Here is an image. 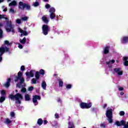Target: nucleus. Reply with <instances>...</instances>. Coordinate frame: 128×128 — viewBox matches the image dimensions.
I'll return each mask as SVG.
<instances>
[{
    "label": "nucleus",
    "mask_w": 128,
    "mask_h": 128,
    "mask_svg": "<svg viewBox=\"0 0 128 128\" xmlns=\"http://www.w3.org/2000/svg\"><path fill=\"white\" fill-rule=\"evenodd\" d=\"M12 45V43L10 42L8 40H5L4 42V44L0 48V62L2 60V56L6 52H8V48L10 46Z\"/></svg>",
    "instance_id": "1"
},
{
    "label": "nucleus",
    "mask_w": 128,
    "mask_h": 128,
    "mask_svg": "<svg viewBox=\"0 0 128 128\" xmlns=\"http://www.w3.org/2000/svg\"><path fill=\"white\" fill-rule=\"evenodd\" d=\"M22 73L20 72H18V76L16 77V79L14 80L16 82L20 80V82L18 83L16 85L17 88H22V86H24V78L22 77Z\"/></svg>",
    "instance_id": "2"
},
{
    "label": "nucleus",
    "mask_w": 128,
    "mask_h": 128,
    "mask_svg": "<svg viewBox=\"0 0 128 128\" xmlns=\"http://www.w3.org/2000/svg\"><path fill=\"white\" fill-rule=\"evenodd\" d=\"M9 98L11 100H14L15 98L16 104H20V100H22V95L18 93L14 96L10 94L9 96Z\"/></svg>",
    "instance_id": "3"
},
{
    "label": "nucleus",
    "mask_w": 128,
    "mask_h": 128,
    "mask_svg": "<svg viewBox=\"0 0 128 128\" xmlns=\"http://www.w3.org/2000/svg\"><path fill=\"white\" fill-rule=\"evenodd\" d=\"M14 26L12 24V21H8L7 24L6 26V30L8 32H12L13 34H14Z\"/></svg>",
    "instance_id": "4"
},
{
    "label": "nucleus",
    "mask_w": 128,
    "mask_h": 128,
    "mask_svg": "<svg viewBox=\"0 0 128 128\" xmlns=\"http://www.w3.org/2000/svg\"><path fill=\"white\" fill-rule=\"evenodd\" d=\"M106 116L109 124L112 122V109H108L106 112Z\"/></svg>",
    "instance_id": "5"
},
{
    "label": "nucleus",
    "mask_w": 128,
    "mask_h": 128,
    "mask_svg": "<svg viewBox=\"0 0 128 128\" xmlns=\"http://www.w3.org/2000/svg\"><path fill=\"white\" fill-rule=\"evenodd\" d=\"M50 28L48 25L44 24L42 27L43 34L44 36H46L48 34Z\"/></svg>",
    "instance_id": "6"
},
{
    "label": "nucleus",
    "mask_w": 128,
    "mask_h": 128,
    "mask_svg": "<svg viewBox=\"0 0 128 128\" xmlns=\"http://www.w3.org/2000/svg\"><path fill=\"white\" fill-rule=\"evenodd\" d=\"M126 124V122L124 120H122L120 122L118 121H116L115 122V124L117 126H124V128H128V122H127V124Z\"/></svg>",
    "instance_id": "7"
},
{
    "label": "nucleus",
    "mask_w": 128,
    "mask_h": 128,
    "mask_svg": "<svg viewBox=\"0 0 128 128\" xmlns=\"http://www.w3.org/2000/svg\"><path fill=\"white\" fill-rule=\"evenodd\" d=\"M81 108H92V103L86 104L84 102H81L80 104Z\"/></svg>",
    "instance_id": "8"
},
{
    "label": "nucleus",
    "mask_w": 128,
    "mask_h": 128,
    "mask_svg": "<svg viewBox=\"0 0 128 128\" xmlns=\"http://www.w3.org/2000/svg\"><path fill=\"white\" fill-rule=\"evenodd\" d=\"M38 100H40V96L35 95L33 96L32 102H34V106H38Z\"/></svg>",
    "instance_id": "9"
},
{
    "label": "nucleus",
    "mask_w": 128,
    "mask_h": 128,
    "mask_svg": "<svg viewBox=\"0 0 128 128\" xmlns=\"http://www.w3.org/2000/svg\"><path fill=\"white\" fill-rule=\"evenodd\" d=\"M114 72L115 74H117L118 76H122L123 72L120 68H114Z\"/></svg>",
    "instance_id": "10"
},
{
    "label": "nucleus",
    "mask_w": 128,
    "mask_h": 128,
    "mask_svg": "<svg viewBox=\"0 0 128 128\" xmlns=\"http://www.w3.org/2000/svg\"><path fill=\"white\" fill-rule=\"evenodd\" d=\"M18 32L21 34L20 36H28V32L26 31H24L20 28H18Z\"/></svg>",
    "instance_id": "11"
},
{
    "label": "nucleus",
    "mask_w": 128,
    "mask_h": 128,
    "mask_svg": "<svg viewBox=\"0 0 128 128\" xmlns=\"http://www.w3.org/2000/svg\"><path fill=\"white\" fill-rule=\"evenodd\" d=\"M120 42L122 44H128V36H124L122 37L120 40Z\"/></svg>",
    "instance_id": "12"
},
{
    "label": "nucleus",
    "mask_w": 128,
    "mask_h": 128,
    "mask_svg": "<svg viewBox=\"0 0 128 128\" xmlns=\"http://www.w3.org/2000/svg\"><path fill=\"white\" fill-rule=\"evenodd\" d=\"M114 62H116L114 60H110L108 62H106V64L108 66V68H112V64H114Z\"/></svg>",
    "instance_id": "13"
},
{
    "label": "nucleus",
    "mask_w": 128,
    "mask_h": 128,
    "mask_svg": "<svg viewBox=\"0 0 128 128\" xmlns=\"http://www.w3.org/2000/svg\"><path fill=\"white\" fill-rule=\"evenodd\" d=\"M26 4L22 2H19V8L20 10H24V8H26Z\"/></svg>",
    "instance_id": "14"
},
{
    "label": "nucleus",
    "mask_w": 128,
    "mask_h": 128,
    "mask_svg": "<svg viewBox=\"0 0 128 128\" xmlns=\"http://www.w3.org/2000/svg\"><path fill=\"white\" fill-rule=\"evenodd\" d=\"M42 22H44V24H48V22H50V20L48 18V17H46V16H44L42 17Z\"/></svg>",
    "instance_id": "15"
},
{
    "label": "nucleus",
    "mask_w": 128,
    "mask_h": 128,
    "mask_svg": "<svg viewBox=\"0 0 128 128\" xmlns=\"http://www.w3.org/2000/svg\"><path fill=\"white\" fill-rule=\"evenodd\" d=\"M26 74L27 78H34V71H30L29 73L26 72Z\"/></svg>",
    "instance_id": "16"
},
{
    "label": "nucleus",
    "mask_w": 128,
    "mask_h": 128,
    "mask_svg": "<svg viewBox=\"0 0 128 128\" xmlns=\"http://www.w3.org/2000/svg\"><path fill=\"white\" fill-rule=\"evenodd\" d=\"M10 78H8L7 82L4 84V86L5 88H8V86H10Z\"/></svg>",
    "instance_id": "17"
},
{
    "label": "nucleus",
    "mask_w": 128,
    "mask_h": 128,
    "mask_svg": "<svg viewBox=\"0 0 128 128\" xmlns=\"http://www.w3.org/2000/svg\"><path fill=\"white\" fill-rule=\"evenodd\" d=\"M42 88H43V90H46V81H43L42 82Z\"/></svg>",
    "instance_id": "18"
},
{
    "label": "nucleus",
    "mask_w": 128,
    "mask_h": 128,
    "mask_svg": "<svg viewBox=\"0 0 128 128\" xmlns=\"http://www.w3.org/2000/svg\"><path fill=\"white\" fill-rule=\"evenodd\" d=\"M128 57H124V66H128Z\"/></svg>",
    "instance_id": "19"
},
{
    "label": "nucleus",
    "mask_w": 128,
    "mask_h": 128,
    "mask_svg": "<svg viewBox=\"0 0 128 128\" xmlns=\"http://www.w3.org/2000/svg\"><path fill=\"white\" fill-rule=\"evenodd\" d=\"M108 50H110V47L106 46L104 50V52L105 54H108Z\"/></svg>",
    "instance_id": "20"
},
{
    "label": "nucleus",
    "mask_w": 128,
    "mask_h": 128,
    "mask_svg": "<svg viewBox=\"0 0 128 128\" xmlns=\"http://www.w3.org/2000/svg\"><path fill=\"white\" fill-rule=\"evenodd\" d=\"M9 6H16V0H14L12 1V2H11L9 4Z\"/></svg>",
    "instance_id": "21"
},
{
    "label": "nucleus",
    "mask_w": 128,
    "mask_h": 128,
    "mask_svg": "<svg viewBox=\"0 0 128 128\" xmlns=\"http://www.w3.org/2000/svg\"><path fill=\"white\" fill-rule=\"evenodd\" d=\"M2 18H4L6 20H8V18L6 17V14H0V20Z\"/></svg>",
    "instance_id": "22"
},
{
    "label": "nucleus",
    "mask_w": 128,
    "mask_h": 128,
    "mask_svg": "<svg viewBox=\"0 0 128 128\" xmlns=\"http://www.w3.org/2000/svg\"><path fill=\"white\" fill-rule=\"evenodd\" d=\"M26 37H24L22 40H20V42L21 44H26Z\"/></svg>",
    "instance_id": "23"
},
{
    "label": "nucleus",
    "mask_w": 128,
    "mask_h": 128,
    "mask_svg": "<svg viewBox=\"0 0 128 128\" xmlns=\"http://www.w3.org/2000/svg\"><path fill=\"white\" fill-rule=\"evenodd\" d=\"M21 20L23 22H26V20H28V16H24L21 18Z\"/></svg>",
    "instance_id": "24"
},
{
    "label": "nucleus",
    "mask_w": 128,
    "mask_h": 128,
    "mask_svg": "<svg viewBox=\"0 0 128 128\" xmlns=\"http://www.w3.org/2000/svg\"><path fill=\"white\" fill-rule=\"evenodd\" d=\"M50 18L51 20H54V18H56V14L54 13H50Z\"/></svg>",
    "instance_id": "25"
},
{
    "label": "nucleus",
    "mask_w": 128,
    "mask_h": 128,
    "mask_svg": "<svg viewBox=\"0 0 128 128\" xmlns=\"http://www.w3.org/2000/svg\"><path fill=\"white\" fill-rule=\"evenodd\" d=\"M74 123L72 122H68V128H74Z\"/></svg>",
    "instance_id": "26"
},
{
    "label": "nucleus",
    "mask_w": 128,
    "mask_h": 128,
    "mask_svg": "<svg viewBox=\"0 0 128 128\" xmlns=\"http://www.w3.org/2000/svg\"><path fill=\"white\" fill-rule=\"evenodd\" d=\"M25 86H26V84H24V86L19 88H22V89L21 90L22 92H26V89L24 88Z\"/></svg>",
    "instance_id": "27"
},
{
    "label": "nucleus",
    "mask_w": 128,
    "mask_h": 128,
    "mask_svg": "<svg viewBox=\"0 0 128 128\" xmlns=\"http://www.w3.org/2000/svg\"><path fill=\"white\" fill-rule=\"evenodd\" d=\"M6 100V96H1L0 98V102H4Z\"/></svg>",
    "instance_id": "28"
},
{
    "label": "nucleus",
    "mask_w": 128,
    "mask_h": 128,
    "mask_svg": "<svg viewBox=\"0 0 128 128\" xmlns=\"http://www.w3.org/2000/svg\"><path fill=\"white\" fill-rule=\"evenodd\" d=\"M55 12H56V9L54 8H50L49 12L52 14V13H54Z\"/></svg>",
    "instance_id": "29"
},
{
    "label": "nucleus",
    "mask_w": 128,
    "mask_h": 128,
    "mask_svg": "<svg viewBox=\"0 0 128 128\" xmlns=\"http://www.w3.org/2000/svg\"><path fill=\"white\" fill-rule=\"evenodd\" d=\"M40 76V72H36L35 74V78H36V80H39Z\"/></svg>",
    "instance_id": "30"
},
{
    "label": "nucleus",
    "mask_w": 128,
    "mask_h": 128,
    "mask_svg": "<svg viewBox=\"0 0 128 128\" xmlns=\"http://www.w3.org/2000/svg\"><path fill=\"white\" fill-rule=\"evenodd\" d=\"M58 82H59V86H64V82H62V80L60 79L58 80Z\"/></svg>",
    "instance_id": "31"
},
{
    "label": "nucleus",
    "mask_w": 128,
    "mask_h": 128,
    "mask_svg": "<svg viewBox=\"0 0 128 128\" xmlns=\"http://www.w3.org/2000/svg\"><path fill=\"white\" fill-rule=\"evenodd\" d=\"M25 100H30V95H28V94H26L25 95Z\"/></svg>",
    "instance_id": "32"
},
{
    "label": "nucleus",
    "mask_w": 128,
    "mask_h": 128,
    "mask_svg": "<svg viewBox=\"0 0 128 128\" xmlns=\"http://www.w3.org/2000/svg\"><path fill=\"white\" fill-rule=\"evenodd\" d=\"M9 12H10V14H14V12H16V11H14V8H11L9 10Z\"/></svg>",
    "instance_id": "33"
},
{
    "label": "nucleus",
    "mask_w": 128,
    "mask_h": 128,
    "mask_svg": "<svg viewBox=\"0 0 128 128\" xmlns=\"http://www.w3.org/2000/svg\"><path fill=\"white\" fill-rule=\"evenodd\" d=\"M37 122L39 126H42V120L41 118L38 119Z\"/></svg>",
    "instance_id": "34"
},
{
    "label": "nucleus",
    "mask_w": 128,
    "mask_h": 128,
    "mask_svg": "<svg viewBox=\"0 0 128 128\" xmlns=\"http://www.w3.org/2000/svg\"><path fill=\"white\" fill-rule=\"evenodd\" d=\"M5 122L6 124H8L12 122V120L9 118H6Z\"/></svg>",
    "instance_id": "35"
},
{
    "label": "nucleus",
    "mask_w": 128,
    "mask_h": 128,
    "mask_svg": "<svg viewBox=\"0 0 128 128\" xmlns=\"http://www.w3.org/2000/svg\"><path fill=\"white\" fill-rule=\"evenodd\" d=\"M34 6H40V3L38 2H34L33 3Z\"/></svg>",
    "instance_id": "36"
},
{
    "label": "nucleus",
    "mask_w": 128,
    "mask_h": 128,
    "mask_svg": "<svg viewBox=\"0 0 128 128\" xmlns=\"http://www.w3.org/2000/svg\"><path fill=\"white\" fill-rule=\"evenodd\" d=\"M1 96H6V92L4 90H2L1 91Z\"/></svg>",
    "instance_id": "37"
},
{
    "label": "nucleus",
    "mask_w": 128,
    "mask_h": 128,
    "mask_svg": "<svg viewBox=\"0 0 128 128\" xmlns=\"http://www.w3.org/2000/svg\"><path fill=\"white\" fill-rule=\"evenodd\" d=\"M26 10H30V6L28 4H26Z\"/></svg>",
    "instance_id": "38"
},
{
    "label": "nucleus",
    "mask_w": 128,
    "mask_h": 128,
    "mask_svg": "<svg viewBox=\"0 0 128 128\" xmlns=\"http://www.w3.org/2000/svg\"><path fill=\"white\" fill-rule=\"evenodd\" d=\"M16 22L20 24H22V20L20 19H17L16 20Z\"/></svg>",
    "instance_id": "39"
},
{
    "label": "nucleus",
    "mask_w": 128,
    "mask_h": 128,
    "mask_svg": "<svg viewBox=\"0 0 128 128\" xmlns=\"http://www.w3.org/2000/svg\"><path fill=\"white\" fill-rule=\"evenodd\" d=\"M126 114V113H125L124 112V111H121V112H119L120 116H124V114Z\"/></svg>",
    "instance_id": "40"
},
{
    "label": "nucleus",
    "mask_w": 128,
    "mask_h": 128,
    "mask_svg": "<svg viewBox=\"0 0 128 128\" xmlns=\"http://www.w3.org/2000/svg\"><path fill=\"white\" fill-rule=\"evenodd\" d=\"M40 74L44 75V70L42 69L40 70Z\"/></svg>",
    "instance_id": "41"
},
{
    "label": "nucleus",
    "mask_w": 128,
    "mask_h": 128,
    "mask_svg": "<svg viewBox=\"0 0 128 128\" xmlns=\"http://www.w3.org/2000/svg\"><path fill=\"white\" fill-rule=\"evenodd\" d=\"M32 83L34 84H36V78H32Z\"/></svg>",
    "instance_id": "42"
},
{
    "label": "nucleus",
    "mask_w": 128,
    "mask_h": 128,
    "mask_svg": "<svg viewBox=\"0 0 128 128\" xmlns=\"http://www.w3.org/2000/svg\"><path fill=\"white\" fill-rule=\"evenodd\" d=\"M10 116L12 118H14V116H15L14 112H11L10 113Z\"/></svg>",
    "instance_id": "43"
},
{
    "label": "nucleus",
    "mask_w": 128,
    "mask_h": 128,
    "mask_svg": "<svg viewBox=\"0 0 128 128\" xmlns=\"http://www.w3.org/2000/svg\"><path fill=\"white\" fill-rule=\"evenodd\" d=\"M2 38V30L0 28V38Z\"/></svg>",
    "instance_id": "44"
},
{
    "label": "nucleus",
    "mask_w": 128,
    "mask_h": 128,
    "mask_svg": "<svg viewBox=\"0 0 128 128\" xmlns=\"http://www.w3.org/2000/svg\"><path fill=\"white\" fill-rule=\"evenodd\" d=\"M46 8H50V6L49 4H46L45 6Z\"/></svg>",
    "instance_id": "45"
},
{
    "label": "nucleus",
    "mask_w": 128,
    "mask_h": 128,
    "mask_svg": "<svg viewBox=\"0 0 128 128\" xmlns=\"http://www.w3.org/2000/svg\"><path fill=\"white\" fill-rule=\"evenodd\" d=\"M66 88H72V85L71 84H68L66 86Z\"/></svg>",
    "instance_id": "46"
},
{
    "label": "nucleus",
    "mask_w": 128,
    "mask_h": 128,
    "mask_svg": "<svg viewBox=\"0 0 128 128\" xmlns=\"http://www.w3.org/2000/svg\"><path fill=\"white\" fill-rule=\"evenodd\" d=\"M18 47L19 48H23L22 45L20 44H18Z\"/></svg>",
    "instance_id": "47"
},
{
    "label": "nucleus",
    "mask_w": 128,
    "mask_h": 128,
    "mask_svg": "<svg viewBox=\"0 0 128 128\" xmlns=\"http://www.w3.org/2000/svg\"><path fill=\"white\" fill-rule=\"evenodd\" d=\"M20 70H21L22 72H24V70H25V68H24V66H21V68H20Z\"/></svg>",
    "instance_id": "48"
},
{
    "label": "nucleus",
    "mask_w": 128,
    "mask_h": 128,
    "mask_svg": "<svg viewBox=\"0 0 128 128\" xmlns=\"http://www.w3.org/2000/svg\"><path fill=\"white\" fill-rule=\"evenodd\" d=\"M34 90V87L33 86H30L28 88V90L30 92H31V90Z\"/></svg>",
    "instance_id": "49"
},
{
    "label": "nucleus",
    "mask_w": 128,
    "mask_h": 128,
    "mask_svg": "<svg viewBox=\"0 0 128 128\" xmlns=\"http://www.w3.org/2000/svg\"><path fill=\"white\" fill-rule=\"evenodd\" d=\"M54 116H55L56 118H59L58 114V113H56L54 115Z\"/></svg>",
    "instance_id": "50"
},
{
    "label": "nucleus",
    "mask_w": 128,
    "mask_h": 128,
    "mask_svg": "<svg viewBox=\"0 0 128 128\" xmlns=\"http://www.w3.org/2000/svg\"><path fill=\"white\" fill-rule=\"evenodd\" d=\"M100 126H102V128H106V124H101Z\"/></svg>",
    "instance_id": "51"
},
{
    "label": "nucleus",
    "mask_w": 128,
    "mask_h": 128,
    "mask_svg": "<svg viewBox=\"0 0 128 128\" xmlns=\"http://www.w3.org/2000/svg\"><path fill=\"white\" fill-rule=\"evenodd\" d=\"M119 90H124V88L122 87H120L118 88Z\"/></svg>",
    "instance_id": "52"
},
{
    "label": "nucleus",
    "mask_w": 128,
    "mask_h": 128,
    "mask_svg": "<svg viewBox=\"0 0 128 128\" xmlns=\"http://www.w3.org/2000/svg\"><path fill=\"white\" fill-rule=\"evenodd\" d=\"M44 124H48V120H44Z\"/></svg>",
    "instance_id": "53"
},
{
    "label": "nucleus",
    "mask_w": 128,
    "mask_h": 128,
    "mask_svg": "<svg viewBox=\"0 0 128 128\" xmlns=\"http://www.w3.org/2000/svg\"><path fill=\"white\" fill-rule=\"evenodd\" d=\"M57 102H62V100H60V98H58L57 100Z\"/></svg>",
    "instance_id": "54"
},
{
    "label": "nucleus",
    "mask_w": 128,
    "mask_h": 128,
    "mask_svg": "<svg viewBox=\"0 0 128 128\" xmlns=\"http://www.w3.org/2000/svg\"><path fill=\"white\" fill-rule=\"evenodd\" d=\"M8 10V8H4V10H3V12H6Z\"/></svg>",
    "instance_id": "55"
},
{
    "label": "nucleus",
    "mask_w": 128,
    "mask_h": 128,
    "mask_svg": "<svg viewBox=\"0 0 128 128\" xmlns=\"http://www.w3.org/2000/svg\"><path fill=\"white\" fill-rule=\"evenodd\" d=\"M124 92H121L120 93V96H124Z\"/></svg>",
    "instance_id": "56"
},
{
    "label": "nucleus",
    "mask_w": 128,
    "mask_h": 128,
    "mask_svg": "<svg viewBox=\"0 0 128 128\" xmlns=\"http://www.w3.org/2000/svg\"><path fill=\"white\" fill-rule=\"evenodd\" d=\"M104 108H106V104H104L103 106Z\"/></svg>",
    "instance_id": "57"
},
{
    "label": "nucleus",
    "mask_w": 128,
    "mask_h": 128,
    "mask_svg": "<svg viewBox=\"0 0 128 128\" xmlns=\"http://www.w3.org/2000/svg\"><path fill=\"white\" fill-rule=\"evenodd\" d=\"M4 0H0V2H3L4 1Z\"/></svg>",
    "instance_id": "58"
},
{
    "label": "nucleus",
    "mask_w": 128,
    "mask_h": 128,
    "mask_svg": "<svg viewBox=\"0 0 128 128\" xmlns=\"http://www.w3.org/2000/svg\"><path fill=\"white\" fill-rule=\"evenodd\" d=\"M48 0H44V2H48Z\"/></svg>",
    "instance_id": "59"
},
{
    "label": "nucleus",
    "mask_w": 128,
    "mask_h": 128,
    "mask_svg": "<svg viewBox=\"0 0 128 128\" xmlns=\"http://www.w3.org/2000/svg\"><path fill=\"white\" fill-rule=\"evenodd\" d=\"M0 26H2V24H0Z\"/></svg>",
    "instance_id": "60"
},
{
    "label": "nucleus",
    "mask_w": 128,
    "mask_h": 128,
    "mask_svg": "<svg viewBox=\"0 0 128 128\" xmlns=\"http://www.w3.org/2000/svg\"><path fill=\"white\" fill-rule=\"evenodd\" d=\"M2 8H4V6H2Z\"/></svg>",
    "instance_id": "61"
},
{
    "label": "nucleus",
    "mask_w": 128,
    "mask_h": 128,
    "mask_svg": "<svg viewBox=\"0 0 128 128\" xmlns=\"http://www.w3.org/2000/svg\"><path fill=\"white\" fill-rule=\"evenodd\" d=\"M16 92H18V90H16Z\"/></svg>",
    "instance_id": "62"
},
{
    "label": "nucleus",
    "mask_w": 128,
    "mask_h": 128,
    "mask_svg": "<svg viewBox=\"0 0 128 128\" xmlns=\"http://www.w3.org/2000/svg\"><path fill=\"white\" fill-rule=\"evenodd\" d=\"M8 2H10V0H8Z\"/></svg>",
    "instance_id": "63"
},
{
    "label": "nucleus",
    "mask_w": 128,
    "mask_h": 128,
    "mask_svg": "<svg viewBox=\"0 0 128 128\" xmlns=\"http://www.w3.org/2000/svg\"><path fill=\"white\" fill-rule=\"evenodd\" d=\"M116 62H118V61L116 60Z\"/></svg>",
    "instance_id": "64"
}]
</instances>
